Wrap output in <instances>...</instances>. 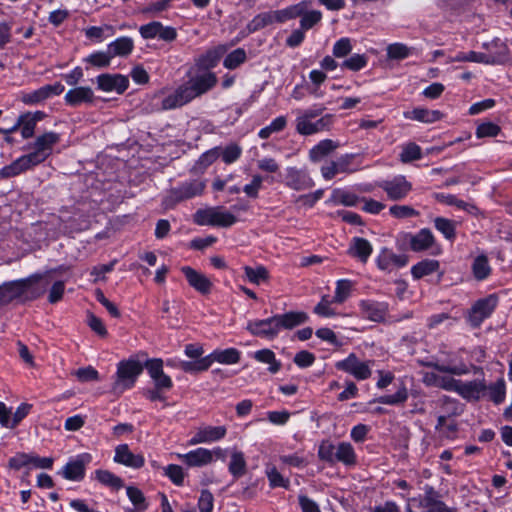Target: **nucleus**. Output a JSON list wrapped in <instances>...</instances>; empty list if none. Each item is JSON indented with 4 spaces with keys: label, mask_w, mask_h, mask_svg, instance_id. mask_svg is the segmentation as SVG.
<instances>
[{
    "label": "nucleus",
    "mask_w": 512,
    "mask_h": 512,
    "mask_svg": "<svg viewBox=\"0 0 512 512\" xmlns=\"http://www.w3.org/2000/svg\"><path fill=\"white\" fill-rule=\"evenodd\" d=\"M287 120L285 116H279L275 118L268 126L262 128L258 136L261 139H267L271 136L273 133H277L282 131L286 126Z\"/></svg>",
    "instance_id": "603ef678"
},
{
    "label": "nucleus",
    "mask_w": 512,
    "mask_h": 512,
    "mask_svg": "<svg viewBox=\"0 0 512 512\" xmlns=\"http://www.w3.org/2000/svg\"><path fill=\"white\" fill-rule=\"evenodd\" d=\"M198 225L230 227L237 222V217L221 206L199 209L194 214Z\"/></svg>",
    "instance_id": "0eeeda50"
},
{
    "label": "nucleus",
    "mask_w": 512,
    "mask_h": 512,
    "mask_svg": "<svg viewBox=\"0 0 512 512\" xmlns=\"http://www.w3.org/2000/svg\"><path fill=\"white\" fill-rule=\"evenodd\" d=\"M435 197L439 202L445 203L450 206H455V207H457L461 210H465L469 213H473L476 210V207L474 205L469 204L463 200H460L452 194L438 193V194H436Z\"/></svg>",
    "instance_id": "79ce46f5"
},
{
    "label": "nucleus",
    "mask_w": 512,
    "mask_h": 512,
    "mask_svg": "<svg viewBox=\"0 0 512 512\" xmlns=\"http://www.w3.org/2000/svg\"><path fill=\"white\" fill-rule=\"evenodd\" d=\"M501 131V128L492 122H484L477 126L476 136L477 138L484 137H495Z\"/></svg>",
    "instance_id": "e2e57ef3"
},
{
    "label": "nucleus",
    "mask_w": 512,
    "mask_h": 512,
    "mask_svg": "<svg viewBox=\"0 0 512 512\" xmlns=\"http://www.w3.org/2000/svg\"><path fill=\"white\" fill-rule=\"evenodd\" d=\"M246 57V51L242 48H237L226 56L223 65L227 69H235L245 62Z\"/></svg>",
    "instance_id": "3c124183"
},
{
    "label": "nucleus",
    "mask_w": 512,
    "mask_h": 512,
    "mask_svg": "<svg viewBox=\"0 0 512 512\" xmlns=\"http://www.w3.org/2000/svg\"><path fill=\"white\" fill-rule=\"evenodd\" d=\"M472 273L478 281L485 280L491 274V267L484 255L477 256L472 264Z\"/></svg>",
    "instance_id": "a19ab883"
},
{
    "label": "nucleus",
    "mask_w": 512,
    "mask_h": 512,
    "mask_svg": "<svg viewBox=\"0 0 512 512\" xmlns=\"http://www.w3.org/2000/svg\"><path fill=\"white\" fill-rule=\"evenodd\" d=\"M490 398L499 404L504 401L506 395L505 381L503 379L497 380L489 387Z\"/></svg>",
    "instance_id": "0e129e2a"
},
{
    "label": "nucleus",
    "mask_w": 512,
    "mask_h": 512,
    "mask_svg": "<svg viewBox=\"0 0 512 512\" xmlns=\"http://www.w3.org/2000/svg\"><path fill=\"white\" fill-rule=\"evenodd\" d=\"M352 51L351 39L342 37L333 45L332 53L336 58H343Z\"/></svg>",
    "instance_id": "bf43d9fd"
},
{
    "label": "nucleus",
    "mask_w": 512,
    "mask_h": 512,
    "mask_svg": "<svg viewBox=\"0 0 512 512\" xmlns=\"http://www.w3.org/2000/svg\"><path fill=\"white\" fill-rule=\"evenodd\" d=\"M407 398V389L405 386H401L395 394L381 396L376 401L380 404L397 405L404 403L407 400Z\"/></svg>",
    "instance_id": "5fc2aeb1"
},
{
    "label": "nucleus",
    "mask_w": 512,
    "mask_h": 512,
    "mask_svg": "<svg viewBox=\"0 0 512 512\" xmlns=\"http://www.w3.org/2000/svg\"><path fill=\"white\" fill-rule=\"evenodd\" d=\"M323 107L297 110L295 129L300 135H313L328 130L332 124V115H322Z\"/></svg>",
    "instance_id": "39448f33"
},
{
    "label": "nucleus",
    "mask_w": 512,
    "mask_h": 512,
    "mask_svg": "<svg viewBox=\"0 0 512 512\" xmlns=\"http://www.w3.org/2000/svg\"><path fill=\"white\" fill-rule=\"evenodd\" d=\"M308 316L305 312H288L275 315L264 320H253L247 323L246 329L254 336L274 339L282 329H293L305 323Z\"/></svg>",
    "instance_id": "7ed1b4c3"
},
{
    "label": "nucleus",
    "mask_w": 512,
    "mask_h": 512,
    "mask_svg": "<svg viewBox=\"0 0 512 512\" xmlns=\"http://www.w3.org/2000/svg\"><path fill=\"white\" fill-rule=\"evenodd\" d=\"M351 466L356 464V454L352 445L348 442H341L336 446L335 462Z\"/></svg>",
    "instance_id": "c9c22d12"
},
{
    "label": "nucleus",
    "mask_w": 512,
    "mask_h": 512,
    "mask_svg": "<svg viewBox=\"0 0 512 512\" xmlns=\"http://www.w3.org/2000/svg\"><path fill=\"white\" fill-rule=\"evenodd\" d=\"M98 482L109 487L112 491H118L123 487L122 479L106 470H98Z\"/></svg>",
    "instance_id": "09e8293b"
},
{
    "label": "nucleus",
    "mask_w": 512,
    "mask_h": 512,
    "mask_svg": "<svg viewBox=\"0 0 512 512\" xmlns=\"http://www.w3.org/2000/svg\"><path fill=\"white\" fill-rule=\"evenodd\" d=\"M401 162L409 163L422 158V151L419 145L413 142L406 143L402 146L399 155Z\"/></svg>",
    "instance_id": "37998d69"
},
{
    "label": "nucleus",
    "mask_w": 512,
    "mask_h": 512,
    "mask_svg": "<svg viewBox=\"0 0 512 512\" xmlns=\"http://www.w3.org/2000/svg\"><path fill=\"white\" fill-rule=\"evenodd\" d=\"M42 116V112H35L25 113L18 117V124L20 126L21 135L24 139H28L33 136L36 124L42 119Z\"/></svg>",
    "instance_id": "c85d7f7f"
},
{
    "label": "nucleus",
    "mask_w": 512,
    "mask_h": 512,
    "mask_svg": "<svg viewBox=\"0 0 512 512\" xmlns=\"http://www.w3.org/2000/svg\"><path fill=\"white\" fill-rule=\"evenodd\" d=\"M435 429L440 437L453 440L457 437L458 424L455 418L437 416Z\"/></svg>",
    "instance_id": "7c9ffc66"
},
{
    "label": "nucleus",
    "mask_w": 512,
    "mask_h": 512,
    "mask_svg": "<svg viewBox=\"0 0 512 512\" xmlns=\"http://www.w3.org/2000/svg\"><path fill=\"white\" fill-rule=\"evenodd\" d=\"M406 119L419 121L426 124L434 123L442 118V113L439 110H429L426 108H414L411 111L404 112Z\"/></svg>",
    "instance_id": "cd10ccee"
},
{
    "label": "nucleus",
    "mask_w": 512,
    "mask_h": 512,
    "mask_svg": "<svg viewBox=\"0 0 512 512\" xmlns=\"http://www.w3.org/2000/svg\"><path fill=\"white\" fill-rule=\"evenodd\" d=\"M331 199L333 202L345 206H355L358 202L356 195L341 189L334 190L332 192Z\"/></svg>",
    "instance_id": "6e6d98bb"
},
{
    "label": "nucleus",
    "mask_w": 512,
    "mask_h": 512,
    "mask_svg": "<svg viewBox=\"0 0 512 512\" xmlns=\"http://www.w3.org/2000/svg\"><path fill=\"white\" fill-rule=\"evenodd\" d=\"M439 269V262L433 259H425L411 268V273L415 279L430 275Z\"/></svg>",
    "instance_id": "4c0bfd02"
},
{
    "label": "nucleus",
    "mask_w": 512,
    "mask_h": 512,
    "mask_svg": "<svg viewBox=\"0 0 512 512\" xmlns=\"http://www.w3.org/2000/svg\"><path fill=\"white\" fill-rule=\"evenodd\" d=\"M244 272L247 279L256 285L268 279V271L264 266H257L255 268L246 266Z\"/></svg>",
    "instance_id": "8fccbe9b"
},
{
    "label": "nucleus",
    "mask_w": 512,
    "mask_h": 512,
    "mask_svg": "<svg viewBox=\"0 0 512 512\" xmlns=\"http://www.w3.org/2000/svg\"><path fill=\"white\" fill-rule=\"evenodd\" d=\"M373 360H360L356 354L350 353L345 359L337 361L335 368L352 375L356 380L362 381L372 375Z\"/></svg>",
    "instance_id": "6e6552de"
},
{
    "label": "nucleus",
    "mask_w": 512,
    "mask_h": 512,
    "mask_svg": "<svg viewBox=\"0 0 512 512\" xmlns=\"http://www.w3.org/2000/svg\"><path fill=\"white\" fill-rule=\"evenodd\" d=\"M265 474L268 478L269 485L271 488H276V487L288 488L289 487V480L285 479L275 466L267 465L266 469H265Z\"/></svg>",
    "instance_id": "49530a36"
},
{
    "label": "nucleus",
    "mask_w": 512,
    "mask_h": 512,
    "mask_svg": "<svg viewBox=\"0 0 512 512\" xmlns=\"http://www.w3.org/2000/svg\"><path fill=\"white\" fill-rule=\"evenodd\" d=\"M129 86V80L121 74H102L98 76V88L106 92L122 94Z\"/></svg>",
    "instance_id": "4be33fe9"
},
{
    "label": "nucleus",
    "mask_w": 512,
    "mask_h": 512,
    "mask_svg": "<svg viewBox=\"0 0 512 512\" xmlns=\"http://www.w3.org/2000/svg\"><path fill=\"white\" fill-rule=\"evenodd\" d=\"M223 449L220 447L212 450L199 447L185 454H177V457L189 467H203L211 464L214 458H221Z\"/></svg>",
    "instance_id": "9b49d317"
},
{
    "label": "nucleus",
    "mask_w": 512,
    "mask_h": 512,
    "mask_svg": "<svg viewBox=\"0 0 512 512\" xmlns=\"http://www.w3.org/2000/svg\"><path fill=\"white\" fill-rule=\"evenodd\" d=\"M227 434L225 426L205 425L197 428L193 436L189 439L188 445L195 446L198 444H209L220 441Z\"/></svg>",
    "instance_id": "4468645a"
},
{
    "label": "nucleus",
    "mask_w": 512,
    "mask_h": 512,
    "mask_svg": "<svg viewBox=\"0 0 512 512\" xmlns=\"http://www.w3.org/2000/svg\"><path fill=\"white\" fill-rule=\"evenodd\" d=\"M207 356L210 359V366L212 365L213 362L231 365L238 363L240 360V352L235 348L214 350L211 354Z\"/></svg>",
    "instance_id": "473e14b6"
},
{
    "label": "nucleus",
    "mask_w": 512,
    "mask_h": 512,
    "mask_svg": "<svg viewBox=\"0 0 512 512\" xmlns=\"http://www.w3.org/2000/svg\"><path fill=\"white\" fill-rule=\"evenodd\" d=\"M498 303L496 295L491 294L483 299L478 300L471 308L469 320L473 326H479L486 318H488Z\"/></svg>",
    "instance_id": "2eb2a0df"
},
{
    "label": "nucleus",
    "mask_w": 512,
    "mask_h": 512,
    "mask_svg": "<svg viewBox=\"0 0 512 512\" xmlns=\"http://www.w3.org/2000/svg\"><path fill=\"white\" fill-rule=\"evenodd\" d=\"M254 359L269 365L268 371L272 374L281 369V362L276 359L275 353L270 349H261L254 353Z\"/></svg>",
    "instance_id": "e433bc0d"
},
{
    "label": "nucleus",
    "mask_w": 512,
    "mask_h": 512,
    "mask_svg": "<svg viewBox=\"0 0 512 512\" xmlns=\"http://www.w3.org/2000/svg\"><path fill=\"white\" fill-rule=\"evenodd\" d=\"M353 283L348 279H340L336 282L333 301L341 304L348 299L352 290Z\"/></svg>",
    "instance_id": "de8ad7c7"
},
{
    "label": "nucleus",
    "mask_w": 512,
    "mask_h": 512,
    "mask_svg": "<svg viewBox=\"0 0 512 512\" xmlns=\"http://www.w3.org/2000/svg\"><path fill=\"white\" fill-rule=\"evenodd\" d=\"M89 454H81L71 459L62 469L64 478L79 481L84 477L85 466L91 461Z\"/></svg>",
    "instance_id": "412c9836"
},
{
    "label": "nucleus",
    "mask_w": 512,
    "mask_h": 512,
    "mask_svg": "<svg viewBox=\"0 0 512 512\" xmlns=\"http://www.w3.org/2000/svg\"><path fill=\"white\" fill-rule=\"evenodd\" d=\"M336 446L329 441H323L318 449V456L321 460L334 463L335 462Z\"/></svg>",
    "instance_id": "338daca9"
},
{
    "label": "nucleus",
    "mask_w": 512,
    "mask_h": 512,
    "mask_svg": "<svg viewBox=\"0 0 512 512\" xmlns=\"http://www.w3.org/2000/svg\"><path fill=\"white\" fill-rule=\"evenodd\" d=\"M335 148L336 144L332 140H322L310 150L309 157L313 162L320 161L323 157L330 154Z\"/></svg>",
    "instance_id": "ea45409f"
},
{
    "label": "nucleus",
    "mask_w": 512,
    "mask_h": 512,
    "mask_svg": "<svg viewBox=\"0 0 512 512\" xmlns=\"http://www.w3.org/2000/svg\"><path fill=\"white\" fill-rule=\"evenodd\" d=\"M242 154V148L238 144H230L226 146L224 149H220V156L222 160L226 164H231L236 162Z\"/></svg>",
    "instance_id": "4d7b16f0"
},
{
    "label": "nucleus",
    "mask_w": 512,
    "mask_h": 512,
    "mask_svg": "<svg viewBox=\"0 0 512 512\" xmlns=\"http://www.w3.org/2000/svg\"><path fill=\"white\" fill-rule=\"evenodd\" d=\"M428 370L422 373V381L426 386L437 387L446 391H451L455 385L453 375H464L468 373V367L464 364L445 365L439 363H429Z\"/></svg>",
    "instance_id": "20e7f679"
},
{
    "label": "nucleus",
    "mask_w": 512,
    "mask_h": 512,
    "mask_svg": "<svg viewBox=\"0 0 512 512\" xmlns=\"http://www.w3.org/2000/svg\"><path fill=\"white\" fill-rule=\"evenodd\" d=\"M361 315L373 322H382L388 312V304L371 299L361 300L359 302Z\"/></svg>",
    "instance_id": "aec40b11"
},
{
    "label": "nucleus",
    "mask_w": 512,
    "mask_h": 512,
    "mask_svg": "<svg viewBox=\"0 0 512 512\" xmlns=\"http://www.w3.org/2000/svg\"><path fill=\"white\" fill-rule=\"evenodd\" d=\"M142 371L143 366L138 361L129 360L121 362L118 366L114 389L122 392L132 388Z\"/></svg>",
    "instance_id": "9d476101"
},
{
    "label": "nucleus",
    "mask_w": 512,
    "mask_h": 512,
    "mask_svg": "<svg viewBox=\"0 0 512 512\" xmlns=\"http://www.w3.org/2000/svg\"><path fill=\"white\" fill-rule=\"evenodd\" d=\"M204 188L205 184L200 180L184 182L178 188L173 189L170 192V195L166 201L171 202V204H175L185 199L193 198L202 194Z\"/></svg>",
    "instance_id": "f3484780"
},
{
    "label": "nucleus",
    "mask_w": 512,
    "mask_h": 512,
    "mask_svg": "<svg viewBox=\"0 0 512 512\" xmlns=\"http://www.w3.org/2000/svg\"><path fill=\"white\" fill-rule=\"evenodd\" d=\"M367 62L368 59L365 55L353 54L342 63V67L351 71H359L367 65Z\"/></svg>",
    "instance_id": "13d9d810"
},
{
    "label": "nucleus",
    "mask_w": 512,
    "mask_h": 512,
    "mask_svg": "<svg viewBox=\"0 0 512 512\" xmlns=\"http://www.w3.org/2000/svg\"><path fill=\"white\" fill-rule=\"evenodd\" d=\"M390 214L398 219L418 216V211L408 205H393L389 209Z\"/></svg>",
    "instance_id": "680f3d73"
},
{
    "label": "nucleus",
    "mask_w": 512,
    "mask_h": 512,
    "mask_svg": "<svg viewBox=\"0 0 512 512\" xmlns=\"http://www.w3.org/2000/svg\"><path fill=\"white\" fill-rule=\"evenodd\" d=\"M226 47L219 45L213 49L208 50L206 53L200 55L195 59V68L199 70L211 71L214 68L222 56L226 53Z\"/></svg>",
    "instance_id": "393cba45"
},
{
    "label": "nucleus",
    "mask_w": 512,
    "mask_h": 512,
    "mask_svg": "<svg viewBox=\"0 0 512 512\" xmlns=\"http://www.w3.org/2000/svg\"><path fill=\"white\" fill-rule=\"evenodd\" d=\"M391 201H401L412 191V183L404 175H396L391 179L377 182L376 184Z\"/></svg>",
    "instance_id": "1a4fd4ad"
},
{
    "label": "nucleus",
    "mask_w": 512,
    "mask_h": 512,
    "mask_svg": "<svg viewBox=\"0 0 512 512\" xmlns=\"http://www.w3.org/2000/svg\"><path fill=\"white\" fill-rule=\"evenodd\" d=\"M451 391L458 393L468 401H475L480 399V397L485 393L486 385L484 381L480 379L467 382L455 379V385Z\"/></svg>",
    "instance_id": "dca6fc26"
},
{
    "label": "nucleus",
    "mask_w": 512,
    "mask_h": 512,
    "mask_svg": "<svg viewBox=\"0 0 512 512\" xmlns=\"http://www.w3.org/2000/svg\"><path fill=\"white\" fill-rule=\"evenodd\" d=\"M285 184L296 191L307 190L314 186V182L307 172L294 167L287 169Z\"/></svg>",
    "instance_id": "5701e85b"
},
{
    "label": "nucleus",
    "mask_w": 512,
    "mask_h": 512,
    "mask_svg": "<svg viewBox=\"0 0 512 512\" xmlns=\"http://www.w3.org/2000/svg\"><path fill=\"white\" fill-rule=\"evenodd\" d=\"M439 411L437 416H443L444 418H456L460 416L464 410L463 404L458 400L443 396L437 401Z\"/></svg>",
    "instance_id": "a878e982"
},
{
    "label": "nucleus",
    "mask_w": 512,
    "mask_h": 512,
    "mask_svg": "<svg viewBox=\"0 0 512 512\" xmlns=\"http://www.w3.org/2000/svg\"><path fill=\"white\" fill-rule=\"evenodd\" d=\"M214 507V497L208 490H202L199 500L198 508L200 512H212Z\"/></svg>",
    "instance_id": "774afa93"
},
{
    "label": "nucleus",
    "mask_w": 512,
    "mask_h": 512,
    "mask_svg": "<svg viewBox=\"0 0 512 512\" xmlns=\"http://www.w3.org/2000/svg\"><path fill=\"white\" fill-rule=\"evenodd\" d=\"M348 165L349 158L347 156L341 157L336 161H332L330 163H327L326 165H323L321 168L322 176L326 180H330L338 173L348 172Z\"/></svg>",
    "instance_id": "f704fd0d"
},
{
    "label": "nucleus",
    "mask_w": 512,
    "mask_h": 512,
    "mask_svg": "<svg viewBox=\"0 0 512 512\" xmlns=\"http://www.w3.org/2000/svg\"><path fill=\"white\" fill-rule=\"evenodd\" d=\"M134 49V42L130 37H120L108 45L107 52H98V67L107 66L112 57L128 56Z\"/></svg>",
    "instance_id": "f8f14e48"
},
{
    "label": "nucleus",
    "mask_w": 512,
    "mask_h": 512,
    "mask_svg": "<svg viewBox=\"0 0 512 512\" xmlns=\"http://www.w3.org/2000/svg\"><path fill=\"white\" fill-rule=\"evenodd\" d=\"M435 228L443 234V236L450 241L455 238L456 223L444 217H437L434 220Z\"/></svg>",
    "instance_id": "c03bdc74"
},
{
    "label": "nucleus",
    "mask_w": 512,
    "mask_h": 512,
    "mask_svg": "<svg viewBox=\"0 0 512 512\" xmlns=\"http://www.w3.org/2000/svg\"><path fill=\"white\" fill-rule=\"evenodd\" d=\"M59 139V135L55 132H46L38 136L32 146L33 151L4 166L0 170V176L15 177L43 163L50 156L53 146L59 142Z\"/></svg>",
    "instance_id": "f03ea898"
},
{
    "label": "nucleus",
    "mask_w": 512,
    "mask_h": 512,
    "mask_svg": "<svg viewBox=\"0 0 512 512\" xmlns=\"http://www.w3.org/2000/svg\"><path fill=\"white\" fill-rule=\"evenodd\" d=\"M165 475L177 486L184 482V472L181 466L170 464L164 468Z\"/></svg>",
    "instance_id": "69168bd1"
},
{
    "label": "nucleus",
    "mask_w": 512,
    "mask_h": 512,
    "mask_svg": "<svg viewBox=\"0 0 512 512\" xmlns=\"http://www.w3.org/2000/svg\"><path fill=\"white\" fill-rule=\"evenodd\" d=\"M177 367L186 373H198L206 371L210 367V359L208 356H205L194 361L181 360L178 362Z\"/></svg>",
    "instance_id": "58836bf2"
},
{
    "label": "nucleus",
    "mask_w": 512,
    "mask_h": 512,
    "mask_svg": "<svg viewBox=\"0 0 512 512\" xmlns=\"http://www.w3.org/2000/svg\"><path fill=\"white\" fill-rule=\"evenodd\" d=\"M126 493L129 500L138 511H145L147 509L146 499L140 489L129 486L126 488Z\"/></svg>",
    "instance_id": "864d4df0"
},
{
    "label": "nucleus",
    "mask_w": 512,
    "mask_h": 512,
    "mask_svg": "<svg viewBox=\"0 0 512 512\" xmlns=\"http://www.w3.org/2000/svg\"><path fill=\"white\" fill-rule=\"evenodd\" d=\"M187 80L171 93L167 94L161 102L163 110L180 108L194 99L211 91L217 84L216 74L208 70H199L192 67L186 73Z\"/></svg>",
    "instance_id": "f257e3e1"
},
{
    "label": "nucleus",
    "mask_w": 512,
    "mask_h": 512,
    "mask_svg": "<svg viewBox=\"0 0 512 512\" xmlns=\"http://www.w3.org/2000/svg\"><path fill=\"white\" fill-rule=\"evenodd\" d=\"M335 303L333 298L328 295L322 296L320 302L314 307V313L325 318H331L338 316L339 314L332 308V304Z\"/></svg>",
    "instance_id": "a18cd8bd"
},
{
    "label": "nucleus",
    "mask_w": 512,
    "mask_h": 512,
    "mask_svg": "<svg viewBox=\"0 0 512 512\" xmlns=\"http://www.w3.org/2000/svg\"><path fill=\"white\" fill-rule=\"evenodd\" d=\"M349 253L360 261L366 262L372 253V246L364 238H354L351 242Z\"/></svg>",
    "instance_id": "72a5a7b5"
},
{
    "label": "nucleus",
    "mask_w": 512,
    "mask_h": 512,
    "mask_svg": "<svg viewBox=\"0 0 512 512\" xmlns=\"http://www.w3.org/2000/svg\"><path fill=\"white\" fill-rule=\"evenodd\" d=\"M506 54V49L504 46L500 45V50L497 55H486L485 53L469 51V52H459L453 58L449 59V62H474V63H482L486 65H495L496 62H499L503 56Z\"/></svg>",
    "instance_id": "a211bd4d"
},
{
    "label": "nucleus",
    "mask_w": 512,
    "mask_h": 512,
    "mask_svg": "<svg viewBox=\"0 0 512 512\" xmlns=\"http://www.w3.org/2000/svg\"><path fill=\"white\" fill-rule=\"evenodd\" d=\"M182 273L185 275L189 285L197 290L199 293L208 294L212 288V282L202 273L195 269L184 266L181 268Z\"/></svg>",
    "instance_id": "b1692460"
},
{
    "label": "nucleus",
    "mask_w": 512,
    "mask_h": 512,
    "mask_svg": "<svg viewBox=\"0 0 512 512\" xmlns=\"http://www.w3.org/2000/svg\"><path fill=\"white\" fill-rule=\"evenodd\" d=\"M435 242V238L433 233L427 229L423 228L415 235H412L410 238V247L413 251L419 252L428 250L433 246Z\"/></svg>",
    "instance_id": "c756f323"
},
{
    "label": "nucleus",
    "mask_w": 512,
    "mask_h": 512,
    "mask_svg": "<svg viewBox=\"0 0 512 512\" xmlns=\"http://www.w3.org/2000/svg\"><path fill=\"white\" fill-rule=\"evenodd\" d=\"M114 461L132 469L144 466L145 459L141 453H134L127 444H120L115 448Z\"/></svg>",
    "instance_id": "6ab92c4d"
},
{
    "label": "nucleus",
    "mask_w": 512,
    "mask_h": 512,
    "mask_svg": "<svg viewBox=\"0 0 512 512\" xmlns=\"http://www.w3.org/2000/svg\"><path fill=\"white\" fill-rule=\"evenodd\" d=\"M229 473L236 479L244 476L247 471V462L242 451L233 450L228 465Z\"/></svg>",
    "instance_id": "2f4dec72"
},
{
    "label": "nucleus",
    "mask_w": 512,
    "mask_h": 512,
    "mask_svg": "<svg viewBox=\"0 0 512 512\" xmlns=\"http://www.w3.org/2000/svg\"><path fill=\"white\" fill-rule=\"evenodd\" d=\"M93 99L94 91L90 87L79 86L70 89L65 95L66 102L72 106H77L83 103H91Z\"/></svg>",
    "instance_id": "bb28decb"
},
{
    "label": "nucleus",
    "mask_w": 512,
    "mask_h": 512,
    "mask_svg": "<svg viewBox=\"0 0 512 512\" xmlns=\"http://www.w3.org/2000/svg\"><path fill=\"white\" fill-rule=\"evenodd\" d=\"M306 11H307V9L300 15L301 16L300 25L303 30H308V29L312 28L322 18V13L318 10H313L310 12H306Z\"/></svg>",
    "instance_id": "052dcab7"
},
{
    "label": "nucleus",
    "mask_w": 512,
    "mask_h": 512,
    "mask_svg": "<svg viewBox=\"0 0 512 512\" xmlns=\"http://www.w3.org/2000/svg\"><path fill=\"white\" fill-rule=\"evenodd\" d=\"M308 8L305 1L291 5L282 10L267 11L255 16L249 24L252 31L262 29L274 23H283L287 20L294 19L301 15Z\"/></svg>",
    "instance_id": "423d86ee"
},
{
    "label": "nucleus",
    "mask_w": 512,
    "mask_h": 512,
    "mask_svg": "<svg viewBox=\"0 0 512 512\" xmlns=\"http://www.w3.org/2000/svg\"><path fill=\"white\" fill-rule=\"evenodd\" d=\"M41 276H34L26 280H18L7 283L0 287V304H7L26 294L33 283L41 279Z\"/></svg>",
    "instance_id": "ddd939ff"
}]
</instances>
